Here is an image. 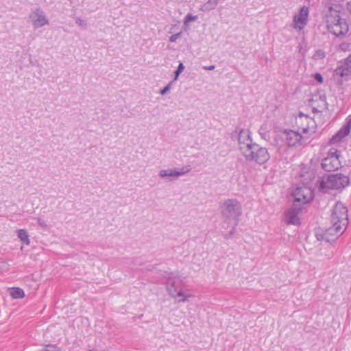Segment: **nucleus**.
<instances>
[{
    "label": "nucleus",
    "mask_w": 351,
    "mask_h": 351,
    "mask_svg": "<svg viewBox=\"0 0 351 351\" xmlns=\"http://www.w3.org/2000/svg\"><path fill=\"white\" fill-rule=\"evenodd\" d=\"M294 197L291 208L285 212V221L287 224L299 225L298 215L302 210L301 206L308 202L312 198V191L307 187H298L293 193Z\"/></svg>",
    "instance_id": "nucleus-1"
},
{
    "label": "nucleus",
    "mask_w": 351,
    "mask_h": 351,
    "mask_svg": "<svg viewBox=\"0 0 351 351\" xmlns=\"http://www.w3.org/2000/svg\"><path fill=\"white\" fill-rule=\"evenodd\" d=\"M166 288L169 294L178 302H184L191 296L189 291L183 289V282L178 272L165 271Z\"/></svg>",
    "instance_id": "nucleus-2"
},
{
    "label": "nucleus",
    "mask_w": 351,
    "mask_h": 351,
    "mask_svg": "<svg viewBox=\"0 0 351 351\" xmlns=\"http://www.w3.org/2000/svg\"><path fill=\"white\" fill-rule=\"evenodd\" d=\"M350 183V178L342 173L324 174L319 177L316 186L324 193H328L330 190H341Z\"/></svg>",
    "instance_id": "nucleus-3"
},
{
    "label": "nucleus",
    "mask_w": 351,
    "mask_h": 351,
    "mask_svg": "<svg viewBox=\"0 0 351 351\" xmlns=\"http://www.w3.org/2000/svg\"><path fill=\"white\" fill-rule=\"evenodd\" d=\"M221 214L225 221L232 220L237 225L242 215V206L236 199H228L220 205Z\"/></svg>",
    "instance_id": "nucleus-4"
},
{
    "label": "nucleus",
    "mask_w": 351,
    "mask_h": 351,
    "mask_svg": "<svg viewBox=\"0 0 351 351\" xmlns=\"http://www.w3.org/2000/svg\"><path fill=\"white\" fill-rule=\"evenodd\" d=\"M244 152L241 154L247 161L255 162L258 165H263L267 162L270 156L267 149L261 147L260 145L254 143L247 149H243Z\"/></svg>",
    "instance_id": "nucleus-5"
},
{
    "label": "nucleus",
    "mask_w": 351,
    "mask_h": 351,
    "mask_svg": "<svg viewBox=\"0 0 351 351\" xmlns=\"http://www.w3.org/2000/svg\"><path fill=\"white\" fill-rule=\"evenodd\" d=\"M341 151L335 147L329 149L326 157L322 160V167L326 171H334L341 167Z\"/></svg>",
    "instance_id": "nucleus-6"
},
{
    "label": "nucleus",
    "mask_w": 351,
    "mask_h": 351,
    "mask_svg": "<svg viewBox=\"0 0 351 351\" xmlns=\"http://www.w3.org/2000/svg\"><path fill=\"white\" fill-rule=\"evenodd\" d=\"M333 77L339 86H343L345 82L351 79V55L336 68Z\"/></svg>",
    "instance_id": "nucleus-7"
},
{
    "label": "nucleus",
    "mask_w": 351,
    "mask_h": 351,
    "mask_svg": "<svg viewBox=\"0 0 351 351\" xmlns=\"http://www.w3.org/2000/svg\"><path fill=\"white\" fill-rule=\"evenodd\" d=\"M331 223L340 225L344 229L348 223V209L341 202H337L331 214Z\"/></svg>",
    "instance_id": "nucleus-8"
},
{
    "label": "nucleus",
    "mask_w": 351,
    "mask_h": 351,
    "mask_svg": "<svg viewBox=\"0 0 351 351\" xmlns=\"http://www.w3.org/2000/svg\"><path fill=\"white\" fill-rule=\"evenodd\" d=\"M328 32L338 38L344 37L349 30L348 25L345 19H339L335 21H329L326 24Z\"/></svg>",
    "instance_id": "nucleus-9"
},
{
    "label": "nucleus",
    "mask_w": 351,
    "mask_h": 351,
    "mask_svg": "<svg viewBox=\"0 0 351 351\" xmlns=\"http://www.w3.org/2000/svg\"><path fill=\"white\" fill-rule=\"evenodd\" d=\"M346 229L340 225L332 223V226L327 228L322 234H317L318 240H324L328 243L335 241L340 237Z\"/></svg>",
    "instance_id": "nucleus-10"
},
{
    "label": "nucleus",
    "mask_w": 351,
    "mask_h": 351,
    "mask_svg": "<svg viewBox=\"0 0 351 351\" xmlns=\"http://www.w3.org/2000/svg\"><path fill=\"white\" fill-rule=\"evenodd\" d=\"M29 18L32 21L35 29L49 24V20L45 12L39 8H35L29 14Z\"/></svg>",
    "instance_id": "nucleus-11"
},
{
    "label": "nucleus",
    "mask_w": 351,
    "mask_h": 351,
    "mask_svg": "<svg viewBox=\"0 0 351 351\" xmlns=\"http://www.w3.org/2000/svg\"><path fill=\"white\" fill-rule=\"evenodd\" d=\"M309 14V9L308 7L304 5L300 10L298 14L293 17L294 28L298 31L304 29L308 23V17Z\"/></svg>",
    "instance_id": "nucleus-12"
},
{
    "label": "nucleus",
    "mask_w": 351,
    "mask_h": 351,
    "mask_svg": "<svg viewBox=\"0 0 351 351\" xmlns=\"http://www.w3.org/2000/svg\"><path fill=\"white\" fill-rule=\"evenodd\" d=\"M341 6L337 3H328L326 6L325 12L326 23H329V21H335L337 19H342L340 16Z\"/></svg>",
    "instance_id": "nucleus-13"
},
{
    "label": "nucleus",
    "mask_w": 351,
    "mask_h": 351,
    "mask_svg": "<svg viewBox=\"0 0 351 351\" xmlns=\"http://www.w3.org/2000/svg\"><path fill=\"white\" fill-rule=\"evenodd\" d=\"M351 128V116L346 118L344 125L329 141L330 145L340 143L350 133Z\"/></svg>",
    "instance_id": "nucleus-14"
},
{
    "label": "nucleus",
    "mask_w": 351,
    "mask_h": 351,
    "mask_svg": "<svg viewBox=\"0 0 351 351\" xmlns=\"http://www.w3.org/2000/svg\"><path fill=\"white\" fill-rule=\"evenodd\" d=\"M283 138L289 147H297L302 145V136L295 131L289 130L283 132Z\"/></svg>",
    "instance_id": "nucleus-15"
},
{
    "label": "nucleus",
    "mask_w": 351,
    "mask_h": 351,
    "mask_svg": "<svg viewBox=\"0 0 351 351\" xmlns=\"http://www.w3.org/2000/svg\"><path fill=\"white\" fill-rule=\"evenodd\" d=\"M238 142L239 150L243 152V149H247L249 146L254 143L251 138L250 132L248 130L241 129L238 134Z\"/></svg>",
    "instance_id": "nucleus-16"
},
{
    "label": "nucleus",
    "mask_w": 351,
    "mask_h": 351,
    "mask_svg": "<svg viewBox=\"0 0 351 351\" xmlns=\"http://www.w3.org/2000/svg\"><path fill=\"white\" fill-rule=\"evenodd\" d=\"M10 295L13 299H21L25 297V292L20 287H12L10 289Z\"/></svg>",
    "instance_id": "nucleus-17"
},
{
    "label": "nucleus",
    "mask_w": 351,
    "mask_h": 351,
    "mask_svg": "<svg viewBox=\"0 0 351 351\" xmlns=\"http://www.w3.org/2000/svg\"><path fill=\"white\" fill-rule=\"evenodd\" d=\"M218 5V0H208L201 8L203 12H209L214 10Z\"/></svg>",
    "instance_id": "nucleus-18"
},
{
    "label": "nucleus",
    "mask_w": 351,
    "mask_h": 351,
    "mask_svg": "<svg viewBox=\"0 0 351 351\" xmlns=\"http://www.w3.org/2000/svg\"><path fill=\"white\" fill-rule=\"evenodd\" d=\"M158 176L161 178H164L166 177L177 178L176 173V168L169 169H162L159 171Z\"/></svg>",
    "instance_id": "nucleus-19"
},
{
    "label": "nucleus",
    "mask_w": 351,
    "mask_h": 351,
    "mask_svg": "<svg viewBox=\"0 0 351 351\" xmlns=\"http://www.w3.org/2000/svg\"><path fill=\"white\" fill-rule=\"evenodd\" d=\"M18 238L25 244L29 245L30 241L29 239V235L27 230L25 229H20L17 231Z\"/></svg>",
    "instance_id": "nucleus-20"
},
{
    "label": "nucleus",
    "mask_w": 351,
    "mask_h": 351,
    "mask_svg": "<svg viewBox=\"0 0 351 351\" xmlns=\"http://www.w3.org/2000/svg\"><path fill=\"white\" fill-rule=\"evenodd\" d=\"M190 171H191V168L189 166L183 167L180 169L176 168V173L177 178L189 172Z\"/></svg>",
    "instance_id": "nucleus-21"
},
{
    "label": "nucleus",
    "mask_w": 351,
    "mask_h": 351,
    "mask_svg": "<svg viewBox=\"0 0 351 351\" xmlns=\"http://www.w3.org/2000/svg\"><path fill=\"white\" fill-rule=\"evenodd\" d=\"M184 66L183 63L180 62L177 69L174 72L175 77H174V79L173 80V82L177 80L178 76L184 71Z\"/></svg>",
    "instance_id": "nucleus-22"
},
{
    "label": "nucleus",
    "mask_w": 351,
    "mask_h": 351,
    "mask_svg": "<svg viewBox=\"0 0 351 351\" xmlns=\"http://www.w3.org/2000/svg\"><path fill=\"white\" fill-rule=\"evenodd\" d=\"M259 134L265 140L269 138V133L267 131L266 128L263 125L259 129Z\"/></svg>",
    "instance_id": "nucleus-23"
},
{
    "label": "nucleus",
    "mask_w": 351,
    "mask_h": 351,
    "mask_svg": "<svg viewBox=\"0 0 351 351\" xmlns=\"http://www.w3.org/2000/svg\"><path fill=\"white\" fill-rule=\"evenodd\" d=\"M197 15H192L191 14H188L185 19H184V25H187L188 23L190 22V21H195L197 19Z\"/></svg>",
    "instance_id": "nucleus-24"
},
{
    "label": "nucleus",
    "mask_w": 351,
    "mask_h": 351,
    "mask_svg": "<svg viewBox=\"0 0 351 351\" xmlns=\"http://www.w3.org/2000/svg\"><path fill=\"white\" fill-rule=\"evenodd\" d=\"M173 80H171L170 82L168 83L167 86H165L162 89L160 90V94L162 95H165L167 92L169 91L171 89V85L173 83Z\"/></svg>",
    "instance_id": "nucleus-25"
},
{
    "label": "nucleus",
    "mask_w": 351,
    "mask_h": 351,
    "mask_svg": "<svg viewBox=\"0 0 351 351\" xmlns=\"http://www.w3.org/2000/svg\"><path fill=\"white\" fill-rule=\"evenodd\" d=\"M8 264L3 259L0 258V272L7 271L8 269Z\"/></svg>",
    "instance_id": "nucleus-26"
},
{
    "label": "nucleus",
    "mask_w": 351,
    "mask_h": 351,
    "mask_svg": "<svg viewBox=\"0 0 351 351\" xmlns=\"http://www.w3.org/2000/svg\"><path fill=\"white\" fill-rule=\"evenodd\" d=\"M181 34H182V32H180L178 33L171 35L169 39V42H171V43L176 42V40L181 36Z\"/></svg>",
    "instance_id": "nucleus-27"
},
{
    "label": "nucleus",
    "mask_w": 351,
    "mask_h": 351,
    "mask_svg": "<svg viewBox=\"0 0 351 351\" xmlns=\"http://www.w3.org/2000/svg\"><path fill=\"white\" fill-rule=\"evenodd\" d=\"M76 23L80 25V27H83V28H86L87 27V23L85 20L84 19H82L80 18H77L76 19Z\"/></svg>",
    "instance_id": "nucleus-28"
},
{
    "label": "nucleus",
    "mask_w": 351,
    "mask_h": 351,
    "mask_svg": "<svg viewBox=\"0 0 351 351\" xmlns=\"http://www.w3.org/2000/svg\"><path fill=\"white\" fill-rule=\"evenodd\" d=\"M314 79L317 82H319V84H322L324 82V78L322 77V75L319 73H316L314 75Z\"/></svg>",
    "instance_id": "nucleus-29"
},
{
    "label": "nucleus",
    "mask_w": 351,
    "mask_h": 351,
    "mask_svg": "<svg viewBox=\"0 0 351 351\" xmlns=\"http://www.w3.org/2000/svg\"><path fill=\"white\" fill-rule=\"evenodd\" d=\"M36 219L37 220L38 223L39 224L40 226H41L43 228L47 227V223L43 219H42L40 217H37V218H36Z\"/></svg>",
    "instance_id": "nucleus-30"
},
{
    "label": "nucleus",
    "mask_w": 351,
    "mask_h": 351,
    "mask_svg": "<svg viewBox=\"0 0 351 351\" xmlns=\"http://www.w3.org/2000/svg\"><path fill=\"white\" fill-rule=\"evenodd\" d=\"M215 65H210V66H204V69L205 70H209V71L213 70V69H215Z\"/></svg>",
    "instance_id": "nucleus-31"
},
{
    "label": "nucleus",
    "mask_w": 351,
    "mask_h": 351,
    "mask_svg": "<svg viewBox=\"0 0 351 351\" xmlns=\"http://www.w3.org/2000/svg\"><path fill=\"white\" fill-rule=\"evenodd\" d=\"M176 27V25H173L171 27V33L174 30L175 27Z\"/></svg>",
    "instance_id": "nucleus-32"
},
{
    "label": "nucleus",
    "mask_w": 351,
    "mask_h": 351,
    "mask_svg": "<svg viewBox=\"0 0 351 351\" xmlns=\"http://www.w3.org/2000/svg\"><path fill=\"white\" fill-rule=\"evenodd\" d=\"M348 6H349L348 9H349V10H350V12L351 13V2L348 4Z\"/></svg>",
    "instance_id": "nucleus-33"
},
{
    "label": "nucleus",
    "mask_w": 351,
    "mask_h": 351,
    "mask_svg": "<svg viewBox=\"0 0 351 351\" xmlns=\"http://www.w3.org/2000/svg\"><path fill=\"white\" fill-rule=\"evenodd\" d=\"M234 230H235V228L234 227V228H233V229H232V230L230 232V234H232V232H233V231H234Z\"/></svg>",
    "instance_id": "nucleus-34"
},
{
    "label": "nucleus",
    "mask_w": 351,
    "mask_h": 351,
    "mask_svg": "<svg viewBox=\"0 0 351 351\" xmlns=\"http://www.w3.org/2000/svg\"><path fill=\"white\" fill-rule=\"evenodd\" d=\"M88 351H94V350H88Z\"/></svg>",
    "instance_id": "nucleus-35"
}]
</instances>
